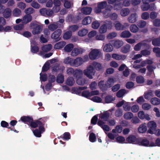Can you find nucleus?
I'll return each instance as SVG.
<instances>
[{
  "label": "nucleus",
  "instance_id": "obj_2",
  "mask_svg": "<svg viewBox=\"0 0 160 160\" xmlns=\"http://www.w3.org/2000/svg\"><path fill=\"white\" fill-rule=\"evenodd\" d=\"M30 27L31 29H32V34L33 35H37L39 34L42 31L43 25L32 22L30 24Z\"/></svg>",
  "mask_w": 160,
  "mask_h": 160
},
{
  "label": "nucleus",
  "instance_id": "obj_55",
  "mask_svg": "<svg viewBox=\"0 0 160 160\" xmlns=\"http://www.w3.org/2000/svg\"><path fill=\"white\" fill-rule=\"evenodd\" d=\"M141 8L143 11L148 10L150 8V5L149 4H143L141 6Z\"/></svg>",
  "mask_w": 160,
  "mask_h": 160
},
{
  "label": "nucleus",
  "instance_id": "obj_27",
  "mask_svg": "<svg viewBox=\"0 0 160 160\" xmlns=\"http://www.w3.org/2000/svg\"><path fill=\"white\" fill-rule=\"evenodd\" d=\"M130 30L132 33H136L139 30V28L138 26L135 24H132L130 27Z\"/></svg>",
  "mask_w": 160,
  "mask_h": 160
},
{
  "label": "nucleus",
  "instance_id": "obj_51",
  "mask_svg": "<svg viewBox=\"0 0 160 160\" xmlns=\"http://www.w3.org/2000/svg\"><path fill=\"white\" fill-rule=\"evenodd\" d=\"M152 51L155 53L156 56L157 57H160V48L154 47L153 48Z\"/></svg>",
  "mask_w": 160,
  "mask_h": 160
},
{
  "label": "nucleus",
  "instance_id": "obj_26",
  "mask_svg": "<svg viewBox=\"0 0 160 160\" xmlns=\"http://www.w3.org/2000/svg\"><path fill=\"white\" fill-rule=\"evenodd\" d=\"M112 57L117 60H120L122 59H124L126 58L125 55H120L117 54L113 53L112 54Z\"/></svg>",
  "mask_w": 160,
  "mask_h": 160
},
{
  "label": "nucleus",
  "instance_id": "obj_10",
  "mask_svg": "<svg viewBox=\"0 0 160 160\" xmlns=\"http://www.w3.org/2000/svg\"><path fill=\"white\" fill-rule=\"evenodd\" d=\"M138 16L137 13H134L131 14L128 17L127 20L130 23H133L137 20Z\"/></svg>",
  "mask_w": 160,
  "mask_h": 160
},
{
  "label": "nucleus",
  "instance_id": "obj_11",
  "mask_svg": "<svg viewBox=\"0 0 160 160\" xmlns=\"http://www.w3.org/2000/svg\"><path fill=\"white\" fill-rule=\"evenodd\" d=\"M52 48V46L51 44L43 45L42 47V51L40 52L39 54L41 55L43 54L45 52L50 51Z\"/></svg>",
  "mask_w": 160,
  "mask_h": 160
},
{
  "label": "nucleus",
  "instance_id": "obj_29",
  "mask_svg": "<svg viewBox=\"0 0 160 160\" xmlns=\"http://www.w3.org/2000/svg\"><path fill=\"white\" fill-rule=\"evenodd\" d=\"M40 124L41 123L39 120H37L35 121H32L30 123V127L33 128H37Z\"/></svg>",
  "mask_w": 160,
  "mask_h": 160
},
{
  "label": "nucleus",
  "instance_id": "obj_39",
  "mask_svg": "<svg viewBox=\"0 0 160 160\" xmlns=\"http://www.w3.org/2000/svg\"><path fill=\"white\" fill-rule=\"evenodd\" d=\"M151 103L153 105H157L160 104V100L158 98L154 97L151 99Z\"/></svg>",
  "mask_w": 160,
  "mask_h": 160
},
{
  "label": "nucleus",
  "instance_id": "obj_24",
  "mask_svg": "<svg viewBox=\"0 0 160 160\" xmlns=\"http://www.w3.org/2000/svg\"><path fill=\"white\" fill-rule=\"evenodd\" d=\"M82 75V71L79 69H76L74 71L73 76L77 79L81 78Z\"/></svg>",
  "mask_w": 160,
  "mask_h": 160
},
{
  "label": "nucleus",
  "instance_id": "obj_4",
  "mask_svg": "<svg viewBox=\"0 0 160 160\" xmlns=\"http://www.w3.org/2000/svg\"><path fill=\"white\" fill-rule=\"evenodd\" d=\"M0 13H2L5 18H8L11 15L12 10L9 8H5L4 6H1L0 7Z\"/></svg>",
  "mask_w": 160,
  "mask_h": 160
},
{
  "label": "nucleus",
  "instance_id": "obj_63",
  "mask_svg": "<svg viewBox=\"0 0 160 160\" xmlns=\"http://www.w3.org/2000/svg\"><path fill=\"white\" fill-rule=\"evenodd\" d=\"M130 103L129 102H127L125 103L123 107L124 110L125 111H130L131 109V107L130 105Z\"/></svg>",
  "mask_w": 160,
  "mask_h": 160
},
{
  "label": "nucleus",
  "instance_id": "obj_37",
  "mask_svg": "<svg viewBox=\"0 0 160 160\" xmlns=\"http://www.w3.org/2000/svg\"><path fill=\"white\" fill-rule=\"evenodd\" d=\"M115 27L116 29L118 30H123V26L121 23L118 21H116L114 23Z\"/></svg>",
  "mask_w": 160,
  "mask_h": 160
},
{
  "label": "nucleus",
  "instance_id": "obj_15",
  "mask_svg": "<svg viewBox=\"0 0 160 160\" xmlns=\"http://www.w3.org/2000/svg\"><path fill=\"white\" fill-rule=\"evenodd\" d=\"M20 120L25 124H28V123H30L31 121H33V118L29 116H22L20 118Z\"/></svg>",
  "mask_w": 160,
  "mask_h": 160
},
{
  "label": "nucleus",
  "instance_id": "obj_58",
  "mask_svg": "<svg viewBox=\"0 0 160 160\" xmlns=\"http://www.w3.org/2000/svg\"><path fill=\"white\" fill-rule=\"evenodd\" d=\"M33 132L34 136L40 138L41 137L42 133L38 129H36L34 130H33Z\"/></svg>",
  "mask_w": 160,
  "mask_h": 160
},
{
  "label": "nucleus",
  "instance_id": "obj_16",
  "mask_svg": "<svg viewBox=\"0 0 160 160\" xmlns=\"http://www.w3.org/2000/svg\"><path fill=\"white\" fill-rule=\"evenodd\" d=\"M83 62V59L81 58H77L76 59H73V66L78 67L82 65Z\"/></svg>",
  "mask_w": 160,
  "mask_h": 160
},
{
  "label": "nucleus",
  "instance_id": "obj_6",
  "mask_svg": "<svg viewBox=\"0 0 160 160\" xmlns=\"http://www.w3.org/2000/svg\"><path fill=\"white\" fill-rule=\"evenodd\" d=\"M100 55V51L98 49H95L90 52L89 54V57L91 60H95L99 58Z\"/></svg>",
  "mask_w": 160,
  "mask_h": 160
},
{
  "label": "nucleus",
  "instance_id": "obj_23",
  "mask_svg": "<svg viewBox=\"0 0 160 160\" xmlns=\"http://www.w3.org/2000/svg\"><path fill=\"white\" fill-rule=\"evenodd\" d=\"M113 41H111V42ZM114 42L112 44L113 46L116 48L121 47L123 44L122 41H114Z\"/></svg>",
  "mask_w": 160,
  "mask_h": 160
},
{
  "label": "nucleus",
  "instance_id": "obj_41",
  "mask_svg": "<svg viewBox=\"0 0 160 160\" xmlns=\"http://www.w3.org/2000/svg\"><path fill=\"white\" fill-rule=\"evenodd\" d=\"M73 59L68 57L64 59V62L66 64H69L71 66H73Z\"/></svg>",
  "mask_w": 160,
  "mask_h": 160
},
{
  "label": "nucleus",
  "instance_id": "obj_28",
  "mask_svg": "<svg viewBox=\"0 0 160 160\" xmlns=\"http://www.w3.org/2000/svg\"><path fill=\"white\" fill-rule=\"evenodd\" d=\"M12 14L13 16L18 17L21 15V11L19 8H16L13 10Z\"/></svg>",
  "mask_w": 160,
  "mask_h": 160
},
{
  "label": "nucleus",
  "instance_id": "obj_59",
  "mask_svg": "<svg viewBox=\"0 0 160 160\" xmlns=\"http://www.w3.org/2000/svg\"><path fill=\"white\" fill-rule=\"evenodd\" d=\"M100 23L98 21L93 22L92 23V27L94 29H97L100 26Z\"/></svg>",
  "mask_w": 160,
  "mask_h": 160
},
{
  "label": "nucleus",
  "instance_id": "obj_52",
  "mask_svg": "<svg viewBox=\"0 0 160 160\" xmlns=\"http://www.w3.org/2000/svg\"><path fill=\"white\" fill-rule=\"evenodd\" d=\"M50 64L48 62H46L42 68V72H45L48 71L50 67Z\"/></svg>",
  "mask_w": 160,
  "mask_h": 160
},
{
  "label": "nucleus",
  "instance_id": "obj_50",
  "mask_svg": "<svg viewBox=\"0 0 160 160\" xmlns=\"http://www.w3.org/2000/svg\"><path fill=\"white\" fill-rule=\"evenodd\" d=\"M60 138L66 140H68L70 139L71 135L69 132H65L64 133L63 136H61Z\"/></svg>",
  "mask_w": 160,
  "mask_h": 160
},
{
  "label": "nucleus",
  "instance_id": "obj_9",
  "mask_svg": "<svg viewBox=\"0 0 160 160\" xmlns=\"http://www.w3.org/2000/svg\"><path fill=\"white\" fill-rule=\"evenodd\" d=\"M147 127L148 128L147 133L151 134H153L154 131L155 130L157 127L156 122L153 121H150L148 123Z\"/></svg>",
  "mask_w": 160,
  "mask_h": 160
},
{
  "label": "nucleus",
  "instance_id": "obj_35",
  "mask_svg": "<svg viewBox=\"0 0 160 160\" xmlns=\"http://www.w3.org/2000/svg\"><path fill=\"white\" fill-rule=\"evenodd\" d=\"M130 48V45L127 44L122 48L121 51L123 53H126L129 51Z\"/></svg>",
  "mask_w": 160,
  "mask_h": 160
},
{
  "label": "nucleus",
  "instance_id": "obj_17",
  "mask_svg": "<svg viewBox=\"0 0 160 160\" xmlns=\"http://www.w3.org/2000/svg\"><path fill=\"white\" fill-rule=\"evenodd\" d=\"M142 44L147 49H149L150 48V46L149 44L145 43H142L141 42H139L136 44L134 47V49L135 50L138 51H139Z\"/></svg>",
  "mask_w": 160,
  "mask_h": 160
},
{
  "label": "nucleus",
  "instance_id": "obj_40",
  "mask_svg": "<svg viewBox=\"0 0 160 160\" xmlns=\"http://www.w3.org/2000/svg\"><path fill=\"white\" fill-rule=\"evenodd\" d=\"M73 47L74 46L72 44L69 43L65 46L64 50L66 52H70L72 50Z\"/></svg>",
  "mask_w": 160,
  "mask_h": 160
},
{
  "label": "nucleus",
  "instance_id": "obj_36",
  "mask_svg": "<svg viewBox=\"0 0 160 160\" xmlns=\"http://www.w3.org/2000/svg\"><path fill=\"white\" fill-rule=\"evenodd\" d=\"M72 35L71 31H68L65 32L63 35V38L65 40H68L70 38Z\"/></svg>",
  "mask_w": 160,
  "mask_h": 160
},
{
  "label": "nucleus",
  "instance_id": "obj_7",
  "mask_svg": "<svg viewBox=\"0 0 160 160\" xmlns=\"http://www.w3.org/2000/svg\"><path fill=\"white\" fill-rule=\"evenodd\" d=\"M109 111H110V110L104 111L102 113H101L100 114H98L99 118L101 119L100 120L104 122L105 121H108V124L109 125H110V120H109L110 116V113L109 112Z\"/></svg>",
  "mask_w": 160,
  "mask_h": 160
},
{
  "label": "nucleus",
  "instance_id": "obj_30",
  "mask_svg": "<svg viewBox=\"0 0 160 160\" xmlns=\"http://www.w3.org/2000/svg\"><path fill=\"white\" fill-rule=\"evenodd\" d=\"M76 82L78 85H81L87 83V81L86 79L81 77L77 79Z\"/></svg>",
  "mask_w": 160,
  "mask_h": 160
},
{
  "label": "nucleus",
  "instance_id": "obj_13",
  "mask_svg": "<svg viewBox=\"0 0 160 160\" xmlns=\"http://www.w3.org/2000/svg\"><path fill=\"white\" fill-rule=\"evenodd\" d=\"M62 32V31L61 29H58L54 32L51 35V37L52 39H58L59 40L60 39V37Z\"/></svg>",
  "mask_w": 160,
  "mask_h": 160
},
{
  "label": "nucleus",
  "instance_id": "obj_42",
  "mask_svg": "<svg viewBox=\"0 0 160 160\" xmlns=\"http://www.w3.org/2000/svg\"><path fill=\"white\" fill-rule=\"evenodd\" d=\"M126 90L124 89H122L119 90L117 93L116 96L117 97L120 98L122 97L125 93Z\"/></svg>",
  "mask_w": 160,
  "mask_h": 160
},
{
  "label": "nucleus",
  "instance_id": "obj_34",
  "mask_svg": "<svg viewBox=\"0 0 160 160\" xmlns=\"http://www.w3.org/2000/svg\"><path fill=\"white\" fill-rule=\"evenodd\" d=\"M92 22V19L90 16L86 17L83 20L82 23L83 25H86L90 24Z\"/></svg>",
  "mask_w": 160,
  "mask_h": 160
},
{
  "label": "nucleus",
  "instance_id": "obj_38",
  "mask_svg": "<svg viewBox=\"0 0 160 160\" xmlns=\"http://www.w3.org/2000/svg\"><path fill=\"white\" fill-rule=\"evenodd\" d=\"M130 12V11L128 8L122 9L121 11V14L122 17H125L128 15Z\"/></svg>",
  "mask_w": 160,
  "mask_h": 160
},
{
  "label": "nucleus",
  "instance_id": "obj_25",
  "mask_svg": "<svg viewBox=\"0 0 160 160\" xmlns=\"http://www.w3.org/2000/svg\"><path fill=\"white\" fill-rule=\"evenodd\" d=\"M75 82L73 78L72 77H68L66 81V84L69 86H72Z\"/></svg>",
  "mask_w": 160,
  "mask_h": 160
},
{
  "label": "nucleus",
  "instance_id": "obj_43",
  "mask_svg": "<svg viewBox=\"0 0 160 160\" xmlns=\"http://www.w3.org/2000/svg\"><path fill=\"white\" fill-rule=\"evenodd\" d=\"M133 114L130 112L125 113L124 115V118L126 120H130L133 117Z\"/></svg>",
  "mask_w": 160,
  "mask_h": 160
},
{
  "label": "nucleus",
  "instance_id": "obj_32",
  "mask_svg": "<svg viewBox=\"0 0 160 160\" xmlns=\"http://www.w3.org/2000/svg\"><path fill=\"white\" fill-rule=\"evenodd\" d=\"M64 81V77L61 73L58 74L57 77L56 81L58 83H62Z\"/></svg>",
  "mask_w": 160,
  "mask_h": 160
},
{
  "label": "nucleus",
  "instance_id": "obj_60",
  "mask_svg": "<svg viewBox=\"0 0 160 160\" xmlns=\"http://www.w3.org/2000/svg\"><path fill=\"white\" fill-rule=\"evenodd\" d=\"M110 10L109 8H107L103 11V14L104 17L107 18L109 17L110 14Z\"/></svg>",
  "mask_w": 160,
  "mask_h": 160
},
{
  "label": "nucleus",
  "instance_id": "obj_45",
  "mask_svg": "<svg viewBox=\"0 0 160 160\" xmlns=\"http://www.w3.org/2000/svg\"><path fill=\"white\" fill-rule=\"evenodd\" d=\"M89 139L90 141L92 142H94L96 141V137L95 134L93 132L90 133Z\"/></svg>",
  "mask_w": 160,
  "mask_h": 160
},
{
  "label": "nucleus",
  "instance_id": "obj_61",
  "mask_svg": "<svg viewBox=\"0 0 160 160\" xmlns=\"http://www.w3.org/2000/svg\"><path fill=\"white\" fill-rule=\"evenodd\" d=\"M142 108L144 110H147L150 109L151 108V105L148 103H145L142 106Z\"/></svg>",
  "mask_w": 160,
  "mask_h": 160
},
{
  "label": "nucleus",
  "instance_id": "obj_54",
  "mask_svg": "<svg viewBox=\"0 0 160 160\" xmlns=\"http://www.w3.org/2000/svg\"><path fill=\"white\" fill-rule=\"evenodd\" d=\"M107 31V27L105 24L101 26L99 29V32L101 33H104L106 32Z\"/></svg>",
  "mask_w": 160,
  "mask_h": 160
},
{
  "label": "nucleus",
  "instance_id": "obj_14",
  "mask_svg": "<svg viewBox=\"0 0 160 160\" xmlns=\"http://www.w3.org/2000/svg\"><path fill=\"white\" fill-rule=\"evenodd\" d=\"M139 138H137L135 136L131 135L126 138V140L129 143H135L137 144V140Z\"/></svg>",
  "mask_w": 160,
  "mask_h": 160
},
{
  "label": "nucleus",
  "instance_id": "obj_64",
  "mask_svg": "<svg viewBox=\"0 0 160 160\" xmlns=\"http://www.w3.org/2000/svg\"><path fill=\"white\" fill-rule=\"evenodd\" d=\"M82 96L87 98L91 96L90 92L88 90L84 91L82 92Z\"/></svg>",
  "mask_w": 160,
  "mask_h": 160
},
{
  "label": "nucleus",
  "instance_id": "obj_62",
  "mask_svg": "<svg viewBox=\"0 0 160 160\" xmlns=\"http://www.w3.org/2000/svg\"><path fill=\"white\" fill-rule=\"evenodd\" d=\"M39 48L37 46L31 45V51L33 53H36L38 52Z\"/></svg>",
  "mask_w": 160,
  "mask_h": 160
},
{
  "label": "nucleus",
  "instance_id": "obj_57",
  "mask_svg": "<svg viewBox=\"0 0 160 160\" xmlns=\"http://www.w3.org/2000/svg\"><path fill=\"white\" fill-rule=\"evenodd\" d=\"M116 139L117 142L121 143H124L125 141V138L122 136H119L117 137Z\"/></svg>",
  "mask_w": 160,
  "mask_h": 160
},
{
  "label": "nucleus",
  "instance_id": "obj_22",
  "mask_svg": "<svg viewBox=\"0 0 160 160\" xmlns=\"http://www.w3.org/2000/svg\"><path fill=\"white\" fill-rule=\"evenodd\" d=\"M147 130V127L145 123L141 125L138 128V131L141 133L145 132Z\"/></svg>",
  "mask_w": 160,
  "mask_h": 160
},
{
  "label": "nucleus",
  "instance_id": "obj_3",
  "mask_svg": "<svg viewBox=\"0 0 160 160\" xmlns=\"http://www.w3.org/2000/svg\"><path fill=\"white\" fill-rule=\"evenodd\" d=\"M110 77H108L107 81L101 80L98 83V86L100 89L103 92L107 90L108 88L110 87Z\"/></svg>",
  "mask_w": 160,
  "mask_h": 160
},
{
  "label": "nucleus",
  "instance_id": "obj_31",
  "mask_svg": "<svg viewBox=\"0 0 160 160\" xmlns=\"http://www.w3.org/2000/svg\"><path fill=\"white\" fill-rule=\"evenodd\" d=\"M131 35V32L128 30H125L122 32L120 36L123 38H128Z\"/></svg>",
  "mask_w": 160,
  "mask_h": 160
},
{
  "label": "nucleus",
  "instance_id": "obj_12",
  "mask_svg": "<svg viewBox=\"0 0 160 160\" xmlns=\"http://www.w3.org/2000/svg\"><path fill=\"white\" fill-rule=\"evenodd\" d=\"M137 141V144L141 146L147 147L149 144V141L146 138H139Z\"/></svg>",
  "mask_w": 160,
  "mask_h": 160
},
{
  "label": "nucleus",
  "instance_id": "obj_5",
  "mask_svg": "<svg viewBox=\"0 0 160 160\" xmlns=\"http://www.w3.org/2000/svg\"><path fill=\"white\" fill-rule=\"evenodd\" d=\"M95 71L92 65L89 66L87 69L84 71V73L89 79H92L93 76L94 75Z\"/></svg>",
  "mask_w": 160,
  "mask_h": 160
},
{
  "label": "nucleus",
  "instance_id": "obj_48",
  "mask_svg": "<svg viewBox=\"0 0 160 160\" xmlns=\"http://www.w3.org/2000/svg\"><path fill=\"white\" fill-rule=\"evenodd\" d=\"M122 128L120 125L117 126L115 127V129H113L112 130V132L113 133L118 132L120 133L122 131Z\"/></svg>",
  "mask_w": 160,
  "mask_h": 160
},
{
  "label": "nucleus",
  "instance_id": "obj_47",
  "mask_svg": "<svg viewBox=\"0 0 160 160\" xmlns=\"http://www.w3.org/2000/svg\"><path fill=\"white\" fill-rule=\"evenodd\" d=\"M72 5V2L70 0H66L64 2V6L67 8H70Z\"/></svg>",
  "mask_w": 160,
  "mask_h": 160
},
{
  "label": "nucleus",
  "instance_id": "obj_21",
  "mask_svg": "<svg viewBox=\"0 0 160 160\" xmlns=\"http://www.w3.org/2000/svg\"><path fill=\"white\" fill-rule=\"evenodd\" d=\"M114 2H115V4L114 5V9L116 10L120 9L122 6L121 3H120L118 0H111V4H112Z\"/></svg>",
  "mask_w": 160,
  "mask_h": 160
},
{
  "label": "nucleus",
  "instance_id": "obj_53",
  "mask_svg": "<svg viewBox=\"0 0 160 160\" xmlns=\"http://www.w3.org/2000/svg\"><path fill=\"white\" fill-rule=\"evenodd\" d=\"M136 81L137 83L142 84L144 82V79L143 77L139 76L136 77Z\"/></svg>",
  "mask_w": 160,
  "mask_h": 160
},
{
  "label": "nucleus",
  "instance_id": "obj_1",
  "mask_svg": "<svg viewBox=\"0 0 160 160\" xmlns=\"http://www.w3.org/2000/svg\"><path fill=\"white\" fill-rule=\"evenodd\" d=\"M105 124V122L101 120H98L97 122V124L102 129L107 135L105 140L108 145L110 142V132H108L110 130V128L108 125Z\"/></svg>",
  "mask_w": 160,
  "mask_h": 160
},
{
  "label": "nucleus",
  "instance_id": "obj_19",
  "mask_svg": "<svg viewBox=\"0 0 160 160\" xmlns=\"http://www.w3.org/2000/svg\"><path fill=\"white\" fill-rule=\"evenodd\" d=\"M32 20V16L29 14L25 15L22 19V22L23 24H27L30 22Z\"/></svg>",
  "mask_w": 160,
  "mask_h": 160
},
{
  "label": "nucleus",
  "instance_id": "obj_18",
  "mask_svg": "<svg viewBox=\"0 0 160 160\" xmlns=\"http://www.w3.org/2000/svg\"><path fill=\"white\" fill-rule=\"evenodd\" d=\"M92 8L90 7H86L82 8L81 11L82 13L85 15L90 14L92 11Z\"/></svg>",
  "mask_w": 160,
  "mask_h": 160
},
{
  "label": "nucleus",
  "instance_id": "obj_44",
  "mask_svg": "<svg viewBox=\"0 0 160 160\" xmlns=\"http://www.w3.org/2000/svg\"><path fill=\"white\" fill-rule=\"evenodd\" d=\"M88 32L87 29H83L80 30L78 32V35L80 37H83L86 35Z\"/></svg>",
  "mask_w": 160,
  "mask_h": 160
},
{
  "label": "nucleus",
  "instance_id": "obj_46",
  "mask_svg": "<svg viewBox=\"0 0 160 160\" xmlns=\"http://www.w3.org/2000/svg\"><path fill=\"white\" fill-rule=\"evenodd\" d=\"M58 28L57 23H54L50 24L48 26V28L50 30L53 31Z\"/></svg>",
  "mask_w": 160,
  "mask_h": 160
},
{
  "label": "nucleus",
  "instance_id": "obj_33",
  "mask_svg": "<svg viewBox=\"0 0 160 160\" xmlns=\"http://www.w3.org/2000/svg\"><path fill=\"white\" fill-rule=\"evenodd\" d=\"M92 66L93 68H95L97 70H100L102 68V65L98 62H94L92 64Z\"/></svg>",
  "mask_w": 160,
  "mask_h": 160
},
{
  "label": "nucleus",
  "instance_id": "obj_8",
  "mask_svg": "<svg viewBox=\"0 0 160 160\" xmlns=\"http://www.w3.org/2000/svg\"><path fill=\"white\" fill-rule=\"evenodd\" d=\"M97 7L95 8V12L96 13H99L102 11V9L104 8H108L109 6L106 1L101 2L97 3Z\"/></svg>",
  "mask_w": 160,
  "mask_h": 160
},
{
  "label": "nucleus",
  "instance_id": "obj_56",
  "mask_svg": "<svg viewBox=\"0 0 160 160\" xmlns=\"http://www.w3.org/2000/svg\"><path fill=\"white\" fill-rule=\"evenodd\" d=\"M98 114H96L92 118L91 120V123L93 125H95L96 124L98 120Z\"/></svg>",
  "mask_w": 160,
  "mask_h": 160
},
{
  "label": "nucleus",
  "instance_id": "obj_20",
  "mask_svg": "<svg viewBox=\"0 0 160 160\" xmlns=\"http://www.w3.org/2000/svg\"><path fill=\"white\" fill-rule=\"evenodd\" d=\"M66 44V42L62 41L56 43L54 45V48L55 49H59L63 48Z\"/></svg>",
  "mask_w": 160,
  "mask_h": 160
},
{
  "label": "nucleus",
  "instance_id": "obj_49",
  "mask_svg": "<svg viewBox=\"0 0 160 160\" xmlns=\"http://www.w3.org/2000/svg\"><path fill=\"white\" fill-rule=\"evenodd\" d=\"M147 23L146 21L143 20L139 21L137 23L138 27L140 28H144L146 25Z\"/></svg>",
  "mask_w": 160,
  "mask_h": 160
}]
</instances>
